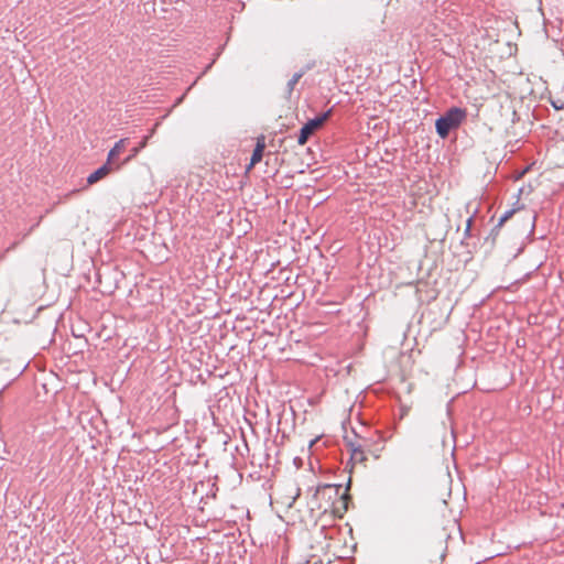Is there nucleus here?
<instances>
[{
    "label": "nucleus",
    "mask_w": 564,
    "mask_h": 564,
    "mask_svg": "<svg viewBox=\"0 0 564 564\" xmlns=\"http://www.w3.org/2000/svg\"><path fill=\"white\" fill-rule=\"evenodd\" d=\"M330 113L332 111L328 110L313 119H310L306 123H304V126L300 130V134L297 138L299 145H304L316 131L322 129L325 122L330 117Z\"/></svg>",
    "instance_id": "nucleus-4"
},
{
    "label": "nucleus",
    "mask_w": 564,
    "mask_h": 564,
    "mask_svg": "<svg viewBox=\"0 0 564 564\" xmlns=\"http://www.w3.org/2000/svg\"><path fill=\"white\" fill-rule=\"evenodd\" d=\"M145 142H147V141L144 140V141L140 144V147H139V148H134V149H132L131 154L129 155V158H127V160H126L124 162H128L129 160H131L132 158H134V156L137 155V153L139 152V150H140L141 148L145 147Z\"/></svg>",
    "instance_id": "nucleus-12"
},
{
    "label": "nucleus",
    "mask_w": 564,
    "mask_h": 564,
    "mask_svg": "<svg viewBox=\"0 0 564 564\" xmlns=\"http://www.w3.org/2000/svg\"><path fill=\"white\" fill-rule=\"evenodd\" d=\"M301 495V488L299 484L293 480H286L280 484L274 491V501L284 511L291 509Z\"/></svg>",
    "instance_id": "nucleus-2"
},
{
    "label": "nucleus",
    "mask_w": 564,
    "mask_h": 564,
    "mask_svg": "<svg viewBox=\"0 0 564 564\" xmlns=\"http://www.w3.org/2000/svg\"><path fill=\"white\" fill-rule=\"evenodd\" d=\"M448 498H451V489L448 481H445L441 492L432 499V507L444 516L445 512L447 511Z\"/></svg>",
    "instance_id": "nucleus-5"
},
{
    "label": "nucleus",
    "mask_w": 564,
    "mask_h": 564,
    "mask_svg": "<svg viewBox=\"0 0 564 564\" xmlns=\"http://www.w3.org/2000/svg\"><path fill=\"white\" fill-rule=\"evenodd\" d=\"M264 149H265V135L260 134L259 137H257L256 148L252 152L250 163L247 167V172H249L256 164L261 162V160L263 158Z\"/></svg>",
    "instance_id": "nucleus-6"
},
{
    "label": "nucleus",
    "mask_w": 564,
    "mask_h": 564,
    "mask_svg": "<svg viewBox=\"0 0 564 564\" xmlns=\"http://www.w3.org/2000/svg\"><path fill=\"white\" fill-rule=\"evenodd\" d=\"M127 142H128V139H121L115 144V147L108 153V158H107L108 163H110V164L113 163L115 159L117 156H119L122 153V151L126 149Z\"/></svg>",
    "instance_id": "nucleus-10"
},
{
    "label": "nucleus",
    "mask_w": 564,
    "mask_h": 564,
    "mask_svg": "<svg viewBox=\"0 0 564 564\" xmlns=\"http://www.w3.org/2000/svg\"><path fill=\"white\" fill-rule=\"evenodd\" d=\"M344 443L349 453H352V451L361 448L362 446L370 445L369 440L361 437L355 433H352L351 435H345Z\"/></svg>",
    "instance_id": "nucleus-8"
},
{
    "label": "nucleus",
    "mask_w": 564,
    "mask_h": 564,
    "mask_svg": "<svg viewBox=\"0 0 564 564\" xmlns=\"http://www.w3.org/2000/svg\"><path fill=\"white\" fill-rule=\"evenodd\" d=\"M302 76H303L302 72L295 73V74H293L292 78L288 82L286 87H285V91L289 95L292 94L295 85L299 83V80L301 79Z\"/></svg>",
    "instance_id": "nucleus-11"
},
{
    "label": "nucleus",
    "mask_w": 564,
    "mask_h": 564,
    "mask_svg": "<svg viewBox=\"0 0 564 564\" xmlns=\"http://www.w3.org/2000/svg\"><path fill=\"white\" fill-rule=\"evenodd\" d=\"M317 506L324 514H330L334 518L341 519L348 510L350 500L349 495L341 492L340 486L327 485L316 491Z\"/></svg>",
    "instance_id": "nucleus-1"
},
{
    "label": "nucleus",
    "mask_w": 564,
    "mask_h": 564,
    "mask_svg": "<svg viewBox=\"0 0 564 564\" xmlns=\"http://www.w3.org/2000/svg\"><path fill=\"white\" fill-rule=\"evenodd\" d=\"M369 452V446H362L361 448L352 451L350 453V459L354 465L359 464L365 466L367 462V453Z\"/></svg>",
    "instance_id": "nucleus-9"
},
{
    "label": "nucleus",
    "mask_w": 564,
    "mask_h": 564,
    "mask_svg": "<svg viewBox=\"0 0 564 564\" xmlns=\"http://www.w3.org/2000/svg\"><path fill=\"white\" fill-rule=\"evenodd\" d=\"M120 167V165H116V166H112V164L108 163V161L102 165L100 166L99 169H97L95 172H93L88 177H87V183L89 185H93L97 182H99L100 180L105 178L108 174H110L113 170H118Z\"/></svg>",
    "instance_id": "nucleus-7"
},
{
    "label": "nucleus",
    "mask_w": 564,
    "mask_h": 564,
    "mask_svg": "<svg viewBox=\"0 0 564 564\" xmlns=\"http://www.w3.org/2000/svg\"><path fill=\"white\" fill-rule=\"evenodd\" d=\"M466 118L463 108H451L444 116L436 120V131L438 135L445 139L452 129H456Z\"/></svg>",
    "instance_id": "nucleus-3"
}]
</instances>
